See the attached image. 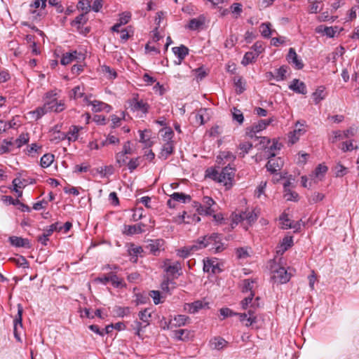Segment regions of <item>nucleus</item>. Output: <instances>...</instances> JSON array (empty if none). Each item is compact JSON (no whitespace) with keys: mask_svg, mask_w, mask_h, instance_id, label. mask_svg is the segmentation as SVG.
Returning a JSON list of instances; mask_svg holds the SVG:
<instances>
[{"mask_svg":"<svg viewBox=\"0 0 359 359\" xmlns=\"http://www.w3.org/2000/svg\"><path fill=\"white\" fill-rule=\"evenodd\" d=\"M325 88L323 86H321L312 93V97L316 104H318L325 98L326 93H325Z\"/></svg>","mask_w":359,"mask_h":359,"instance_id":"27","label":"nucleus"},{"mask_svg":"<svg viewBox=\"0 0 359 359\" xmlns=\"http://www.w3.org/2000/svg\"><path fill=\"white\" fill-rule=\"evenodd\" d=\"M82 56L83 54L77 50L63 53L60 60V64L65 66L73 61L79 62L81 59Z\"/></svg>","mask_w":359,"mask_h":359,"instance_id":"9","label":"nucleus"},{"mask_svg":"<svg viewBox=\"0 0 359 359\" xmlns=\"http://www.w3.org/2000/svg\"><path fill=\"white\" fill-rule=\"evenodd\" d=\"M29 137L28 133H22L15 140V143L17 144L18 148H20L22 145L27 144L29 142Z\"/></svg>","mask_w":359,"mask_h":359,"instance_id":"55","label":"nucleus"},{"mask_svg":"<svg viewBox=\"0 0 359 359\" xmlns=\"http://www.w3.org/2000/svg\"><path fill=\"white\" fill-rule=\"evenodd\" d=\"M260 32L262 36L267 39L270 38L272 32L271 29V24L269 22L262 23L260 25Z\"/></svg>","mask_w":359,"mask_h":359,"instance_id":"49","label":"nucleus"},{"mask_svg":"<svg viewBox=\"0 0 359 359\" xmlns=\"http://www.w3.org/2000/svg\"><path fill=\"white\" fill-rule=\"evenodd\" d=\"M289 88L297 93L302 95H306L307 93L305 83L297 79H294L292 81V83L289 86Z\"/></svg>","mask_w":359,"mask_h":359,"instance_id":"18","label":"nucleus"},{"mask_svg":"<svg viewBox=\"0 0 359 359\" xmlns=\"http://www.w3.org/2000/svg\"><path fill=\"white\" fill-rule=\"evenodd\" d=\"M10 259L14 262L18 266H22L23 268L29 267V262L23 256H20L18 259L11 258Z\"/></svg>","mask_w":359,"mask_h":359,"instance_id":"62","label":"nucleus"},{"mask_svg":"<svg viewBox=\"0 0 359 359\" xmlns=\"http://www.w3.org/2000/svg\"><path fill=\"white\" fill-rule=\"evenodd\" d=\"M62 226L60 225V222H57L50 225L47 229H44V231L50 236L54 231H61Z\"/></svg>","mask_w":359,"mask_h":359,"instance_id":"57","label":"nucleus"},{"mask_svg":"<svg viewBox=\"0 0 359 359\" xmlns=\"http://www.w3.org/2000/svg\"><path fill=\"white\" fill-rule=\"evenodd\" d=\"M170 262L169 259H166L164 263L165 271L171 274L174 275L178 273L182 269V265L180 262H175L172 264H168Z\"/></svg>","mask_w":359,"mask_h":359,"instance_id":"23","label":"nucleus"},{"mask_svg":"<svg viewBox=\"0 0 359 359\" xmlns=\"http://www.w3.org/2000/svg\"><path fill=\"white\" fill-rule=\"evenodd\" d=\"M203 205L207 208V209L208 210H210V211H215L213 208H212V205L215 204V201L211 198V197H209V196H204L203 198Z\"/></svg>","mask_w":359,"mask_h":359,"instance_id":"61","label":"nucleus"},{"mask_svg":"<svg viewBox=\"0 0 359 359\" xmlns=\"http://www.w3.org/2000/svg\"><path fill=\"white\" fill-rule=\"evenodd\" d=\"M203 241L205 248H208L212 253L221 252L225 249L224 244L222 243V235L218 233L203 236Z\"/></svg>","mask_w":359,"mask_h":359,"instance_id":"2","label":"nucleus"},{"mask_svg":"<svg viewBox=\"0 0 359 359\" xmlns=\"http://www.w3.org/2000/svg\"><path fill=\"white\" fill-rule=\"evenodd\" d=\"M102 69L103 72L108 74L107 78L109 79H114L117 77L116 72L114 69H111L109 66L103 65L102 67Z\"/></svg>","mask_w":359,"mask_h":359,"instance_id":"58","label":"nucleus"},{"mask_svg":"<svg viewBox=\"0 0 359 359\" xmlns=\"http://www.w3.org/2000/svg\"><path fill=\"white\" fill-rule=\"evenodd\" d=\"M257 131H255L254 126L252 125L250 127H248L245 130V135L250 139L258 140L260 139L259 144H262L263 147H266L269 144L271 143L270 139L266 137H258L256 135Z\"/></svg>","mask_w":359,"mask_h":359,"instance_id":"13","label":"nucleus"},{"mask_svg":"<svg viewBox=\"0 0 359 359\" xmlns=\"http://www.w3.org/2000/svg\"><path fill=\"white\" fill-rule=\"evenodd\" d=\"M234 86L237 94H241L245 90V82L241 76H235L233 79Z\"/></svg>","mask_w":359,"mask_h":359,"instance_id":"33","label":"nucleus"},{"mask_svg":"<svg viewBox=\"0 0 359 359\" xmlns=\"http://www.w3.org/2000/svg\"><path fill=\"white\" fill-rule=\"evenodd\" d=\"M190 322V318L189 316H187L185 315H177L175 316L172 320V327H181L187 323Z\"/></svg>","mask_w":359,"mask_h":359,"instance_id":"29","label":"nucleus"},{"mask_svg":"<svg viewBox=\"0 0 359 359\" xmlns=\"http://www.w3.org/2000/svg\"><path fill=\"white\" fill-rule=\"evenodd\" d=\"M172 51L175 55L177 56L180 63L189 55V50L184 45H181L177 47H173Z\"/></svg>","mask_w":359,"mask_h":359,"instance_id":"25","label":"nucleus"},{"mask_svg":"<svg viewBox=\"0 0 359 359\" xmlns=\"http://www.w3.org/2000/svg\"><path fill=\"white\" fill-rule=\"evenodd\" d=\"M191 250L193 252L202 250L205 248V241H203V236L199 237L196 241H194V243L190 246Z\"/></svg>","mask_w":359,"mask_h":359,"instance_id":"50","label":"nucleus"},{"mask_svg":"<svg viewBox=\"0 0 359 359\" xmlns=\"http://www.w3.org/2000/svg\"><path fill=\"white\" fill-rule=\"evenodd\" d=\"M146 225L142 222H140L134 225H126L123 226V233L127 236H133L135 234H140L144 232V228Z\"/></svg>","mask_w":359,"mask_h":359,"instance_id":"10","label":"nucleus"},{"mask_svg":"<svg viewBox=\"0 0 359 359\" xmlns=\"http://www.w3.org/2000/svg\"><path fill=\"white\" fill-rule=\"evenodd\" d=\"M258 56L257 53H255L253 51H248L244 55L241 63L244 66H247L250 63L255 62Z\"/></svg>","mask_w":359,"mask_h":359,"instance_id":"37","label":"nucleus"},{"mask_svg":"<svg viewBox=\"0 0 359 359\" xmlns=\"http://www.w3.org/2000/svg\"><path fill=\"white\" fill-rule=\"evenodd\" d=\"M138 316L142 321L147 323V325L144 327L149 325V318H151V313L149 312V309H145L142 311H140L138 313Z\"/></svg>","mask_w":359,"mask_h":359,"instance_id":"56","label":"nucleus"},{"mask_svg":"<svg viewBox=\"0 0 359 359\" xmlns=\"http://www.w3.org/2000/svg\"><path fill=\"white\" fill-rule=\"evenodd\" d=\"M109 282H111L113 287L116 288H121L125 287L123 279L118 278L115 272L109 273Z\"/></svg>","mask_w":359,"mask_h":359,"instance_id":"31","label":"nucleus"},{"mask_svg":"<svg viewBox=\"0 0 359 359\" xmlns=\"http://www.w3.org/2000/svg\"><path fill=\"white\" fill-rule=\"evenodd\" d=\"M252 144L249 142H243L239 144L238 149L241 150L239 156L243 158L252 148Z\"/></svg>","mask_w":359,"mask_h":359,"instance_id":"42","label":"nucleus"},{"mask_svg":"<svg viewBox=\"0 0 359 359\" xmlns=\"http://www.w3.org/2000/svg\"><path fill=\"white\" fill-rule=\"evenodd\" d=\"M334 171L336 177H343L347 173V168L341 163H337L334 167Z\"/></svg>","mask_w":359,"mask_h":359,"instance_id":"54","label":"nucleus"},{"mask_svg":"<svg viewBox=\"0 0 359 359\" xmlns=\"http://www.w3.org/2000/svg\"><path fill=\"white\" fill-rule=\"evenodd\" d=\"M236 168L231 163H229L226 166L222 168L219 172L220 179L219 180V183H223L226 189H230L233 186V181L235 177Z\"/></svg>","mask_w":359,"mask_h":359,"instance_id":"3","label":"nucleus"},{"mask_svg":"<svg viewBox=\"0 0 359 359\" xmlns=\"http://www.w3.org/2000/svg\"><path fill=\"white\" fill-rule=\"evenodd\" d=\"M227 344V341L222 337H215L210 341V346L212 348L220 350Z\"/></svg>","mask_w":359,"mask_h":359,"instance_id":"38","label":"nucleus"},{"mask_svg":"<svg viewBox=\"0 0 359 359\" xmlns=\"http://www.w3.org/2000/svg\"><path fill=\"white\" fill-rule=\"evenodd\" d=\"M270 144L267 145L266 147H264L265 149H269L268 152V158H271L276 156V154L273 152L274 150L280 149V144L278 142L277 140H273V143L271 145L269 146Z\"/></svg>","mask_w":359,"mask_h":359,"instance_id":"51","label":"nucleus"},{"mask_svg":"<svg viewBox=\"0 0 359 359\" xmlns=\"http://www.w3.org/2000/svg\"><path fill=\"white\" fill-rule=\"evenodd\" d=\"M191 197L190 195L182 192H175L170 195V198L167 201V205L170 208H175L176 202L187 203L191 202Z\"/></svg>","mask_w":359,"mask_h":359,"instance_id":"5","label":"nucleus"},{"mask_svg":"<svg viewBox=\"0 0 359 359\" xmlns=\"http://www.w3.org/2000/svg\"><path fill=\"white\" fill-rule=\"evenodd\" d=\"M92 110L95 112L102 110L109 111L111 109L110 105L99 100H93L92 102Z\"/></svg>","mask_w":359,"mask_h":359,"instance_id":"34","label":"nucleus"},{"mask_svg":"<svg viewBox=\"0 0 359 359\" xmlns=\"http://www.w3.org/2000/svg\"><path fill=\"white\" fill-rule=\"evenodd\" d=\"M293 236H286L283 240L280 241L279 245L277 247V253L280 255H283L286 252L289 248L293 246Z\"/></svg>","mask_w":359,"mask_h":359,"instance_id":"15","label":"nucleus"},{"mask_svg":"<svg viewBox=\"0 0 359 359\" xmlns=\"http://www.w3.org/2000/svg\"><path fill=\"white\" fill-rule=\"evenodd\" d=\"M81 129H82V127L72 126L70 128L69 131L68 133V134L71 135V136L68 137L69 141H74V142L76 141L78 139V137H79L78 134Z\"/></svg>","mask_w":359,"mask_h":359,"instance_id":"52","label":"nucleus"},{"mask_svg":"<svg viewBox=\"0 0 359 359\" xmlns=\"http://www.w3.org/2000/svg\"><path fill=\"white\" fill-rule=\"evenodd\" d=\"M283 166V161L280 158L277 159H271L269 160L266 165V168L268 171L271 173H276L278 170H280Z\"/></svg>","mask_w":359,"mask_h":359,"instance_id":"20","label":"nucleus"},{"mask_svg":"<svg viewBox=\"0 0 359 359\" xmlns=\"http://www.w3.org/2000/svg\"><path fill=\"white\" fill-rule=\"evenodd\" d=\"M328 168L326 165L323 164H319L315 169V175L317 177H320L321 176H324V175L327 172Z\"/></svg>","mask_w":359,"mask_h":359,"instance_id":"64","label":"nucleus"},{"mask_svg":"<svg viewBox=\"0 0 359 359\" xmlns=\"http://www.w3.org/2000/svg\"><path fill=\"white\" fill-rule=\"evenodd\" d=\"M304 126V125L303 123H300L299 121L296 123L295 129L292 132L291 136V142L292 144L298 141L300 135H303L306 132Z\"/></svg>","mask_w":359,"mask_h":359,"instance_id":"26","label":"nucleus"},{"mask_svg":"<svg viewBox=\"0 0 359 359\" xmlns=\"http://www.w3.org/2000/svg\"><path fill=\"white\" fill-rule=\"evenodd\" d=\"M129 106L132 111H141L143 114L148 113L149 109V104L143 100H139L138 94L135 95L133 99L129 101Z\"/></svg>","mask_w":359,"mask_h":359,"instance_id":"4","label":"nucleus"},{"mask_svg":"<svg viewBox=\"0 0 359 359\" xmlns=\"http://www.w3.org/2000/svg\"><path fill=\"white\" fill-rule=\"evenodd\" d=\"M257 308L253 309L250 306L249 309L248 311V318L247 319V323H245V325L247 327L253 325L257 323V316H256V309Z\"/></svg>","mask_w":359,"mask_h":359,"instance_id":"41","label":"nucleus"},{"mask_svg":"<svg viewBox=\"0 0 359 359\" xmlns=\"http://www.w3.org/2000/svg\"><path fill=\"white\" fill-rule=\"evenodd\" d=\"M85 13L79 15L74 20L71 22L72 26H77V30L81 29V25L86 23L88 19L86 18Z\"/></svg>","mask_w":359,"mask_h":359,"instance_id":"44","label":"nucleus"},{"mask_svg":"<svg viewBox=\"0 0 359 359\" xmlns=\"http://www.w3.org/2000/svg\"><path fill=\"white\" fill-rule=\"evenodd\" d=\"M8 240L10 243L13 246L17 248H25L27 249H30L32 248L30 241L27 238H23L22 237L13 236H10Z\"/></svg>","mask_w":359,"mask_h":359,"instance_id":"14","label":"nucleus"},{"mask_svg":"<svg viewBox=\"0 0 359 359\" xmlns=\"http://www.w3.org/2000/svg\"><path fill=\"white\" fill-rule=\"evenodd\" d=\"M22 313H23V307L20 304H18V313L15 316V318L13 320L14 323V329L13 333L15 337L20 341V334H18V328H22Z\"/></svg>","mask_w":359,"mask_h":359,"instance_id":"11","label":"nucleus"},{"mask_svg":"<svg viewBox=\"0 0 359 359\" xmlns=\"http://www.w3.org/2000/svg\"><path fill=\"white\" fill-rule=\"evenodd\" d=\"M219 172L215 168L210 167L205 170V177L219 182Z\"/></svg>","mask_w":359,"mask_h":359,"instance_id":"43","label":"nucleus"},{"mask_svg":"<svg viewBox=\"0 0 359 359\" xmlns=\"http://www.w3.org/2000/svg\"><path fill=\"white\" fill-rule=\"evenodd\" d=\"M194 114V123L197 126H202L208 122L210 116L209 114V109L207 108H200Z\"/></svg>","mask_w":359,"mask_h":359,"instance_id":"7","label":"nucleus"},{"mask_svg":"<svg viewBox=\"0 0 359 359\" xmlns=\"http://www.w3.org/2000/svg\"><path fill=\"white\" fill-rule=\"evenodd\" d=\"M279 221L280 222V229H290V227H288L287 226L289 225L290 222H292V221H290V219L288 217V215L286 212H284L279 216Z\"/></svg>","mask_w":359,"mask_h":359,"instance_id":"48","label":"nucleus"},{"mask_svg":"<svg viewBox=\"0 0 359 359\" xmlns=\"http://www.w3.org/2000/svg\"><path fill=\"white\" fill-rule=\"evenodd\" d=\"M207 305L208 303H204L201 300H197L190 304H185L184 309L190 313H196Z\"/></svg>","mask_w":359,"mask_h":359,"instance_id":"17","label":"nucleus"},{"mask_svg":"<svg viewBox=\"0 0 359 359\" xmlns=\"http://www.w3.org/2000/svg\"><path fill=\"white\" fill-rule=\"evenodd\" d=\"M273 121L272 118L269 119H261L257 123L252 124V126H254L255 131L259 133L269 126Z\"/></svg>","mask_w":359,"mask_h":359,"instance_id":"35","label":"nucleus"},{"mask_svg":"<svg viewBox=\"0 0 359 359\" xmlns=\"http://www.w3.org/2000/svg\"><path fill=\"white\" fill-rule=\"evenodd\" d=\"M54 155L51 154H44L40 160V165L42 168H46L49 167L54 161Z\"/></svg>","mask_w":359,"mask_h":359,"instance_id":"40","label":"nucleus"},{"mask_svg":"<svg viewBox=\"0 0 359 359\" xmlns=\"http://www.w3.org/2000/svg\"><path fill=\"white\" fill-rule=\"evenodd\" d=\"M236 159V156L233 154L231 151H220L219 154L217 156L216 162L219 165H224V160H226L229 162H233Z\"/></svg>","mask_w":359,"mask_h":359,"instance_id":"22","label":"nucleus"},{"mask_svg":"<svg viewBox=\"0 0 359 359\" xmlns=\"http://www.w3.org/2000/svg\"><path fill=\"white\" fill-rule=\"evenodd\" d=\"M290 184V182H287L284 184V189L285 192V197L286 198L287 201H297L299 198V195L297 192L292 191L287 188Z\"/></svg>","mask_w":359,"mask_h":359,"instance_id":"30","label":"nucleus"},{"mask_svg":"<svg viewBox=\"0 0 359 359\" xmlns=\"http://www.w3.org/2000/svg\"><path fill=\"white\" fill-rule=\"evenodd\" d=\"M91 8L90 1L88 0H79L77 4V8L83 11L85 14L90 12Z\"/></svg>","mask_w":359,"mask_h":359,"instance_id":"46","label":"nucleus"},{"mask_svg":"<svg viewBox=\"0 0 359 359\" xmlns=\"http://www.w3.org/2000/svg\"><path fill=\"white\" fill-rule=\"evenodd\" d=\"M205 22V17L203 15H201L198 18L190 20L186 28L190 30H198L204 25Z\"/></svg>","mask_w":359,"mask_h":359,"instance_id":"19","label":"nucleus"},{"mask_svg":"<svg viewBox=\"0 0 359 359\" xmlns=\"http://www.w3.org/2000/svg\"><path fill=\"white\" fill-rule=\"evenodd\" d=\"M254 296L255 292H251L248 297H245L241 302V305L243 309L245 310L249 307V304L251 305V303L253 301Z\"/></svg>","mask_w":359,"mask_h":359,"instance_id":"60","label":"nucleus"},{"mask_svg":"<svg viewBox=\"0 0 359 359\" xmlns=\"http://www.w3.org/2000/svg\"><path fill=\"white\" fill-rule=\"evenodd\" d=\"M83 92V86H76L72 90V94L70 95V97L74 100L78 98H81L84 96Z\"/></svg>","mask_w":359,"mask_h":359,"instance_id":"45","label":"nucleus"},{"mask_svg":"<svg viewBox=\"0 0 359 359\" xmlns=\"http://www.w3.org/2000/svg\"><path fill=\"white\" fill-rule=\"evenodd\" d=\"M272 278L275 282H278L280 284L287 283L290 278L291 274L284 267L280 266L278 269H275L272 271Z\"/></svg>","mask_w":359,"mask_h":359,"instance_id":"6","label":"nucleus"},{"mask_svg":"<svg viewBox=\"0 0 359 359\" xmlns=\"http://www.w3.org/2000/svg\"><path fill=\"white\" fill-rule=\"evenodd\" d=\"M286 60L288 63L293 65L296 69H302L304 67L302 60L299 57L294 48H290L286 56Z\"/></svg>","mask_w":359,"mask_h":359,"instance_id":"8","label":"nucleus"},{"mask_svg":"<svg viewBox=\"0 0 359 359\" xmlns=\"http://www.w3.org/2000/svg\"><path fill=\"white\" fill-rule=\"evenodd\" d=\"M114 312L117 316L123 317L130 314V309L129 307L116 306L114 308Z\"/></svg>","mask_w":359,"mask_h":359,"instance_id":"59","label":"nucleus"},{"mask_svg":"<svg viewBox=\"0 0 359 359\" xmlns=\"http://www.w3.org/2000/svg\"><path fill=\"white\" fill-rule=\"evenodd\" d=\"M233 119L236 121L239 124H242L244 121V116L242 111L236 107L231 109Z\"/></svg>","mask_w":359,"mask_h":359,"instance_id":"47","label":"nucleus"},{"mask_svg":"<svg viewBox=\"0 0 359 359\" xmlns=\"http://www.w3.org/2000/svg\"><path fill=\"white\" fill-rule=\"evenodd\" d=\"M128 251L130 256L135 257L133 262H135L137 260V256L141 255L144 250L141 246H135L133 243H131Z\"/></svg>","mask_w":359,"mask_h":359,"instance_id":"36","label":"nucleus"},{"mask_svg":"<svg viewBox=\"0 0 359 359\" xmlns=\"http://www.w3.org/2000/svg\"><path fill=\"white\" fill-rule=\"evenodd\" d=\"M203 271L207 273L211 271L212 274H216L220 273L222 269L219 268L218 263L214 260L208 259L207 260H204Z\"/></svg>","mask_w":359,"mask_h":359,"instance_id":"16","label":"nucleus"},{"mask_svg":"<svg viewBox=\"0 0 359 359\" xmlns=\"http://www.w3.org/2000/svg\"><path fill=\"white\" fill-rule=\"evenodd\" d=\"M48 112H50V111L48 110V108H46V107L43 104L41 107H37L34 111H32L31 113L36 115V120H39Z\"/></svg>","mask_w":359,"mask_h":359,"instance_id":"53","label":"nucleus"},{"mask_svg":"<svg viewBox=\"0 0 359 359\" xmlns=\"http://www.w3.org/2000/svg\"><path fill=\"white\" fill-rule=\"evenodd\" d=\"M43 104L50 112L60 113L65 110V104L62 100H58V94L56 90L47 91L43 96Z\"/></svg>","mask_w":359,"mask_h":359,"instance_id":"1","label":"nucleus"},{"mask_svg":"<svg viewBox=\"0 0 359 359\" xmlns=\"http://www.w3.org/2000/svg\"><path fill=\"white\" fill-rule=\"evenodd\" d=\"M128 156L123 152H118L116 154V161L118 164V167L121 168L123 165L126 164Z\"/></svg>","mask_w":359,"mask_h":359,"instance_id":"63","label":"nucleus"},{"mask_svg":"<svg viewBox=\"0 0 359 359\" xmlns=\"http://www.w3.org/2000/svg\"><path fill=\"white\" fill-rule=\"evenodd\" d=\"M192 205L200 215L212 216L215 212V211L208 210L206 207L198 201H194Z\"/></svg>","mask_w":359,"mask_h":359,"instance_id":"28","label":"nucleus"},{"mask_svg":"<svg viewBox=\"0 0 359 359\" xmlns=\"http://www.w3.org/2000/svg\"><path fill=\"white\" fill-rule=\"evenodd\" d=\"M289 69L290 68L287 65H282L276 69L275 79L278 81L285 80L287 79L286 74Z\"/></svg>","mask_w":359,"mask_h":359,"instance_id":"32","label":"nucleus"},{"mask_svg":"<svg viewBox=\"0 0 359 359\" xmlns=\"http://www.w3.org/2000/svg\"><path fill=\"white\" fill-rule=\"evenodd\" d=\"M310 6L309 8V12L310 13H318L322 9L323 7L320 6V4L322 3L323 0H308Z\"/></svg>","mask_w":359,"mask_h":359,"instance_id":"39","label":"nucleus"},{"mask_svg":"<svg viewBox=\"0 0 359 359\" xmlns=\"http://www.w3.org/2000/svg\"><path fill=\"white\" fill-rule=\"evenodd\" d=\"M337 27H326L324 25H320L316 27V32L317 33H322L324 35H326L328 37H334L336 32H337Z\"/></svg>","mask_w":359,"mask_h":359,"instance_id":"24","label":"nucleus"},{"mask_svg":"<svg viewBox=\"0 0 359 359\" xmlns=\"http://www.w3.org/2000/svg\"><path fill=\"white\" fill-rule=\"evenodd\" d=\"M174 151V144L173 141H168L163 145L161 151L159 155V158L164 160L167 159L170 155Z\"/></svg>","mask_w":359,"mask_h":359,"instance_id":"21","label":"nucleus"},{"mask_svg":"<svg viewBox=\"0 0 359 359\" xmlns=\"http://www.w3.org/2000/svg\"><path fill=\"white\" fill-rule=\"evenodd\" d=\"M164 243L165 241L163 239L151 240L150 243L145 246V248L149 250L151 254L158 255L161 250H164Z\"/></svg>","mask_w":359,"mask_h":359,"instance_id":"12","label":"nucleus"}]
</instances>
